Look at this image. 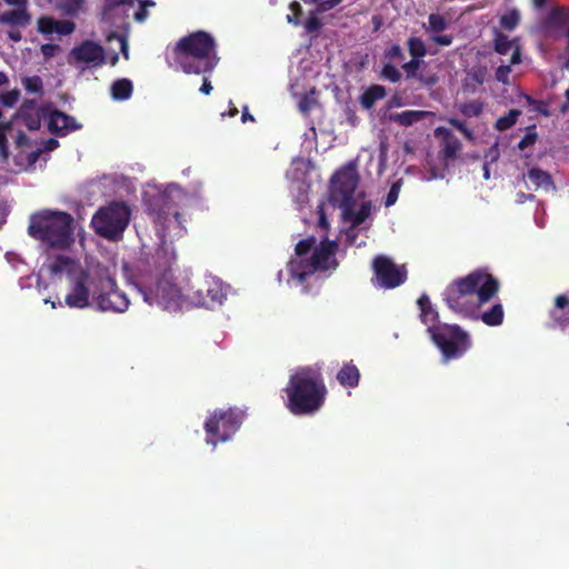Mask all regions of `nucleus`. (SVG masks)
Instances as JSON below:
<instances>
[{"label": "nucleus", "mask_w": 569, "mask_h": 569, "mask_svg": "<svg viewBox=\"0 0 569 569\" xmlns=\"http://www.w3.org/2000/svg\"><path fill=\"white\" fill-rule=\"evenodd\" d=\"M498 290L499 281L485 269H477L449 283L442 296L450 309L468 313L490 301Z\"/></svg>", "instance_id": "1"}, {"label": "nucleus", "mask_w": 569, "mask_h": 569, "mask_svg": "<svg viewBox=\"0 0 569 569\" xmlns=\"http://www.w3.org/2000/svg\"><path fill=\"white\" fill-rule=\"evenodd\" d=\"M284 392V406L293 416H310L323 407L328 389L319 370L305 367L290 376Z\"/></svg>", "instance_id": "2"}, {"label": "nucleus", "mask_w": 569, "mask_h": 569, "mask_svg": "<svg viewBox=\"0 0 569 569\" xmlns=\"http://www.w3.org/2000/svg\"><path fill=\"white\" fill-rule=\"evenodd\" d=\"M170 67L180 69L184 73H211L217 63L216 40L202 30L194 31L178 40L171 51Z\"/></svg>", "instance_id": "3"}, {"label": "nucleus", "mask_w": 569, "mask_h": 569, "mask_svg": "<svg viewBox=\"0 0 569 569\" xmlns=\"http://www.w3.org/2000/svg\"><path fill=\"white\" fill-rule=\"evenodd\" d=\"M72 223V216L64 211L44 210L32 216L28 231L49 247L63 249L73 241Z\"/></svg>", "instance_id": "4"}, {"label": "nucleus", "mask_w": 569, "mask_h": 569, "mask_svg": "<svg viewBox=\"0 0 569 569\" xmlns=\"http://www.w3.org/2000/svg\"><path fill=\"white\" fill-rule=\"evenodd\" d=\"M337 251L338 242L326 237L315 248L309 259H291L288 262V271L292 279L302 284L317 271L336 269L339 264L336 258Z\"/></svg>", "instance_id": "5"}, {"label": "nucleus", "mask_w": 569, "mask_h": 569, "mask_svg": "<svg viewBox=\"0 0 569 569\" xmlns=\"http://www.w3.org/2000/svg\"><path fill=\"white\" fill-rule=\"evenodd\" d=\"M131 219V210L124 202H110L98 209L92 216L91 227L94 232L109 240L119 241L123 237Z\"/></svg>", "instance_id": "6"}, {"label": "nucleus", "mask_w": 569, "mask_h": 569, "mask_svg": "<svg viewBox=\"0 0 569 569\" xmlns=\"http://www.w3.org/2000/svg\"><path fill=\"white\" fill-rule=\"evenodd\" d=\"M92 299L97 309L103 312H124L129 307V299L124 292L118 290L116 279L108 269L97 271L90 280Z\"/></svg>", "instance_id": "7"}, {"label": "nucleus", "mask_w": 569, "mask_h": 569, "mask_svg": "<svg viewBox=\"0 0 569 569\" xmlns=\"http://www.w3.org/2000/svg\"><path fill=\"white\" fill-rule=\"evenodd\" d=\"M428 333L445 362L462 357L472 345L469 333L458 325H438L431 327Z\"/></svg>", "instance_id": "8"}, {"label": "nucleus", "mask_w": 569, "mask_h": 569, "mask_svg": "<svg viewBox=\"0 0 569 569\" xmlns=\"http://www.w3.org/2000/svg\"><path fill=\"white\" fill-rule=\"evenodd\" d=\"M142 293L146 302L158 305L168 311L188 308V296L173 282L170 270H166L156 283L144 289Z\"/></svg>", "instance_id": "9"}, {"label": "nucleus", "mask_w": 569, "mask_h": 569, "mask_svg": "<svg viewBox=\"0 0 569 569\" xmlns=\"http://www.w3.org/2000/svg\"><path fill=\"white\" fill-rule=\"evenodd\" d=\"M244 413L240 409L214 410L204 422L206 442L216 447L226 442L239 430Z\"/></svg>", "instance_id": "10"}, {"label": "nucleus", "mask_w": 569, "mask_h": 569, "mask_svg": "<svg viewBox=\"0 0 569 569\" xmlns=\"http://www.w3.org/2000/svg\"><path fill=\"white\" fill-rule=\"evenodd\" d=\"M359 183V174L352 164L345 166L330 179L329 201L346 214L350 212V203L355 201V191Z\"/></svg>", "instance_id": "11"}, {"label": "nucleus", "mask_w": 569, "mask_h": 569, "mask_svg": "<svg viewBox=\"0 0 569 569\" xmlns=\"http://www.w3.org/2000/svg\"><path fill=\"white\" fill-rule=\"evenodd\" d=\"M181 197V190L176 187L152 194L146 200L147 213L163 228H168L171 218L180 224L181 213L178 210L177 199Z\"/></svg>", "instance_id": "12"}, {"label": "nucleus", "mask_w": 569, "mask_h": 569, "mask_svg": "<svg viewBox=\"0 0 569 569\" xmlns=\"http://www.w3.org/2000/svg\"><path fill=\"white\" fill-rule=\"evenodd\" d=\"M188 308L204 307L213 309L221 306L227 297L223 284L213 277L198 278L193 280L188 289Z\"/></svg>", "instance_id": "13"}, {"label": "nucleus", "mask_w": 569, "mask_h": 569, "mask_svg": "<svg viewBox=\"0 0 569 569\" xmlns=\"http://www.w3.org/2000/svg\"><path fill=\"white\" fill-rule=\"evenodd\" d=\"M373 281L381 288L393 289L407 280L405 266H397L387 256H377L372 261Z\"/></svg>", "instance_id": "14"}, {"label": "nucleus", "mask_w": 569, "mask_h": 569, "mask_svg": "<svg viewBox=\"0 0 569 569\" xmlns=\"http://www.w3.org/2000/svg\"><path fill=\"white\" fill-rule=\"evenodd\" d=\"M91 277L84 271L74 277L71 290L64 298V303L69 308L84 309L90 306V296H92Z\"/></svg>", "instance_id": "15"}, {"label": "nucleus", "mask_w": 569, "mask_h": 569, "mask_svg": "<svg viewBox=\"0 0 569 569\" xmlns=\"http://www.w3.org/2000/svg\"><path fill=\"white\" fill-rule=\"evenodd\" d=\"M77 62L100 67L106 63L104 49L92 40H84L70 53Z\"/></svg>", "instance_id": "16"}, {"label": "nucleus", "mask_w": 569, "mask_h": 569, "mask_svg": "<svg viewBox=\"0 0 569 569\" xmlns=\"http://www.w3.org/2000/svg\"><path fill=\"white\" fill-rule=\"evenodd\" d=\"M48 128L51 133L63 137L80 129L81 124L73 117L56 109L50 113Z\"/></svg>", "instance_id": "17"}, {"label": "nucleus", "mask_w": 569, "mask_h": 569, "mask_svg": "<svg viewBox=\"0 0 569 569\" xmlns=\"http://www.w3.org/2000/svg\"><path fill=\"white\" fill-rule=\"evenodd\" d=\"M417 305L420 309V320L423 325L428 327L427 331L431 327H438V325H441L439 322L438 311L433 308L428 295H421L417 301Z\"/></svg>", "instance_id": "18"}, {"label": "nucleus", "mask_w": 569, "mask_h": 569, "mask_svg": "<svg viewBox=\"0 0 569 569\" xmlns=\"http://www.w3.org/2000/svg\"><path fill=\"white\" fill-rule=\"evenodd\" d=\"M31 19L28 9H13L0 13V23L10 27L27 28Z\"/></svg>", "instance_id": "19"}, {"label": "nucleus", "mask_w": 569, "mask_h": 569, "mask_svg": "<svg viewBox=\"0 0 569 569\" xmlns=\"http://www.w3.org/2000/svg\"><path fill=\"white\" fill-rule=\"evenodd\" d=\"M550 317L560 327L569 326V297L559 295L555 299V307L550 311Z\"/></svg>", "instance_id": "20"}, {"label": "nucleus", "mask_w": 569, "mask_h": 569, "mask_svg": "<svg viewBox=\"0 0 569 569\" xmlns=\"http://www.w3.org/2000/svg\"><path fill=\"white\" fill-rule=\"evenodd\" d=\"M488 76V69L483 66H478L469 70L463 80V88L470 93H476L480 86L485 83Z\"/></svg>", "instance_id": "21"}, {"label": "nucleus", "mask_w": 569, "mask_h": 569, "mask_svg": "<svg viewBox=\"0 0 569 569\" xmlns=\"http://www.w3.org/2000/svg\"><path fill=\"white\" fill-rule=\"evenodd\" d=\"M337 380L343 388H356L359 385L360 371L352 361L346 362L338 371Z\"/></svg>", "instance_id": "22"}, {"label": "nucleus", "mask_w": 569, "mask_h": 569, "mask_svg": "<svg viewBox=\"0 0 569 569\" xmlns=\"http://www.w3.org/2000/svg\"><path fill=\"white\" fill-rule=\"evenodd\" d=\"M569 24V9L565 7H553L543 19L542 26L546 30Z\"/></svg>", "instance_id": "23"}, {"label": "nucleus", "mask_w": 569, "mask_h": 569, "mask_svg": "<svg viewBox=\"0 0 569 569\" xmlns=\"http://www.w3.org/2000/svg\"><path fill=\"white\" fill-rule=\"evenodd\" d=\"M430 112L425 110H406L390 116V120L402 127H410L425 120Z\"/></svg>", "instance_id": "24"}, {"label": "nucleus", "mask_w": 569, "mask_h": 569, "mask_svg": "<svg viewBox=\"0 0 569 569\" xmlns=\"http://www.w3.org/2000/svg\"><path fill=\"white\" fill-rule=\"evenodd\" d=\"M387 96V90L381 84H371L368 87L359 98L360 104L363 109L370 110L377 101Z\"/></svg>", "instance_id": "25"}, {"label": "nucleus", "mask_w": 569, "mask_h": 569, "mask_svg": "<svg viewBox=\"0 0 569 569\" xmlns=\"http://www.w3.org/2000/svg\"><path fill=\"white\" fill-rule=\"evenodd\" d=\"M526 177L535 186V190L543 189L548 191L555 188L551 176L540 168H532L528 170Z\"/></svg>", "instance_id": "26"}, {"label": "nucleus", "mask_w": 569, "mask_h": 569, "mask_svg": "<svg viewBox=\"0 0 569 569\" xmlns=\"http://www.w3.org/2000/svg\"><path fill=\"white\" fill-rule=\"evenodd\" d=\"M371 201H365L361 203L359 210L355 212V201L350 203V212L346 214L341 211L342 219L345 221H350L353 227H358L366 221V219L370 216L371 212Z\"/></svg>", "instance_id": "27"}, {"label": "nucleus", "mask_w": 569, "mask_h": 569, "mask_svg": "<svg viewBox=\"0 0 569 569\" xmlns=\"http://www.w3.org/2000/svg\"><path fill=\"white\" fill-rule=\"evenodd\" d=\"M111 97L113 100L123 101L132 96L133 84L131 80L122 78L111 84Z\"/></svg>", "instance_id": "28"}, {"label": "nucleus", "mask_w": 569, "mask_h": 569, "mask_svg": "<svg viewBox=\"0 0 569 569\" xmlns=\"http://www.w3.org/2000/svg\"><path fill=\"white\" fill-rule=\"evenodd\" d=\"M425 63L423 60L411 58L410 61L406 62L402 66L403 71L406 72V76L408 79H417L420 82L427 84V86H433L436 83V78L430 77L428 79H425L421 74L418 73V69Z\"/></svg>", "instance_id": "29"}, {"label": "nucleus", "mask_w": 569, "mask_h": 569, "mask_svg": "<svg viewBox=\"0 0 569 569\" xmlns=\"http://www.w3.org/2000/svg\"><path fill=\"white\" fill-rule=\"evenodd\" d=\"M446 131V137L442 141L441 157L445 160L455 159L461 149V142L451 132Z\"/></svg>", "instance_id": "30"}, {"label": "nucleus", "mask_w": 569, "mask_h": 569, "mask_svg": "<svg viewBox=\"0 0 569 569\" xmlns=\"http://www.w3.org/2000/svg\"><path fill=\"white\" fill-rule=\"evenodd\" d=\"M505 317L503 308L500 303L493 305L488 311L481 315L483 323L496 327L502 323Z\"/></svg>", "instance_id": "31"}, {"label": "nucleus", "mask_w": 569, "mask_h": 569, "mask_svg": "<svg viewBox=\"0 0 569 569\" xmlns=\"http://www.w3.org/2000/svg\"><path fill=\"white\" fill-rule=\"evenodd\" d=\"M521 111L519 109H510L505 116L496 120L495 129L498 131H506L516 124Z\"/></svg>", "instance_id": "32"}, {"label": "nucleus", "mask_w": 569, "mask_h": 569, "mask_svg": "<svg viewBox=\"0 0 569 569\" xmlns=\"http://www.w3.org/2000/svg\"><path fill=\"white\" fill-rule=\"evenodd\" d=\"M408 51L411 58L422 60L428 53L426 44L421 38L410 37L407 41Z\"/></svg>", "instance_id": "33"}, {"label": "nucleus", "mask_w": 569, "mask_h": 569, "mask_svg": "<svg viewBox=\"0 0 569 569\" xmlns=\"http://www.w3.org/2000/svg\"><path fill=\"white\" fill-rule=\"evenodd\" d=\"M485 109L481 100H471L459 106L460 112L467 118L479 117Z\"/></svg>", "instance_id": "34"}, {"label": "nucleus", "mask_w": 569, "mask_h": 569, "mask_svg": "<svg viewBox=\"0 0 569 569\" xmlns=\"http://www.w3.org/2000/svg\"><path fill=\"white\" fill-rule=\"evenodd\" d=\"M22 84L27 92L42 94L43 93V81L39 76L24 77L22 78Z\"/></svg>", "instance_id": "35"}, {"label": "nucleus", "mask_w": 569, "mask_h": 569, "mask_svg": "<svg viewBox=\"0 0 569 569\" xmlns=\"http://www.w3.org/2000/svg\"><path fill=\"white\" fill-rule=\"evenodd\" d=\"M520 21V14L516 9H512L501 16L500 26L508 31H512L517 28Z\"/></svg>", "instance_id": "36"}, {"label": "nucleus", "mask_w": 569, "mask_h": 569, "mask_svg": "<svg viewBox=\"0 0 569 569\" xmlns=\"http://www.w3.org/2000/svg\"><path fill=\"white\" fill-rule=\"evenodd\" d=\"M84 0H57L58 7L68 16L77 14L83 7Z\"/></svg>", "instance_id": "37"}, {"label": "nucleus", "mask_w": 569, "mask_h": 569, "mask_svg": "<svg viewBox=\"0 0 569 569\" xmlns=\"http://www.w3.org/2000/svg\"><path fill=\"white\" fill-rule=\"evenodd\" d=\"M315 244L316 238L313 236L300 240L295 248L296 259H306L305 256L310 252Z\"/></svg>", "instance_id": "38"}, {"label": "nucleus", "mask_w": 569, "mask_h": 569, "mask_svg": "<svg viewBox=\"0 0 569 569\" xmlns=\"http://www.w3.org/2000/svg\"><path fill=\"white\" fill-rule=\"evenodd\" d=\"M512 48V42L508 38V36L498 32L495 38V50L499 54H507Z\"/></svg>", "instance_id": "39"}, {"label": "nucleus", "mask_w": 569, "mask_h": 569, "mask_svg": "<svg viewBox=\"0 0 569 569\" xmlns=\"http://www.w3.org/2000/svg\"><path fill=\"white\" fill-rule=\"evenodd\" d=\"M538 140V134L536 131V126H531L527 128L526 134L521 138V140L518 142V149L525 150L530 146H533Z\"/></svg>", "instance_id": "40"}, {"label": "nucleus", "mask_w": 569, "mask_h": 569, "mask_svg": "<svg viewBox=\"0 0 569 569\" xmlns=\"http://www.w3.org/2000/svg\"><path fill=\"white\" fill-rule=\"evenodd\" d=\"M428 30L433 32H441L447 28L446 19L439 13H431L428 17Z\"/></svg>", "instance_id": "41"}, {"label": "nucleus", "mask_w": 569, "mask_h": 569, "mask_svg": "<svg viewBox=\"0 0 569 569\" xmlns=\"http://www.w3.org/2000/svg\"><path fill=\"white\" fill-rule=\"evenodd\" d=\"M38 31L42 34H51L56 29V20L51 17H40L37 21Z\"/></svg>", "instance_id": "42"}, {"label": "nucleus", "mask_w": 569, "mask_h": 569, "mask_svg": "<svg viewBox=\"0 0 569 569\" xmlns=\"http://www.w3.org/2000/svg\"><path fill=\"white\" fill-rule=\"evenodd\" d=\"M19 98H20V90L13 89V90L2 93L0 96V102L2 103L3 107L12 108L18 103Z\"/></svg>", "instance_id": "43"}, {"label": "nucleus", "mask_w": 569, "mask_h": 569, "mask_svg": "<svg viewBox=\"0 0 569 569\" xmlns=\"http://www.w3.org/2000/svg\"><path fill=\"white\" fill-rule=\"evenodd\" d=\"M381 77L396 83L401 79V73L393 64L387 63L382 67Z\"/></svg>", "instance_id": "44"}, {"label": "nucleus", "mask_w": 569, "mask_h": 569, "mask_svg": "<svg viewBox=\"0 0 569 569\" xmlns=\"http://www.w3.org/2000/svg\"><path fill=\"white\" fill-rule=\"evenodd\" d=\"M54 32L68 36L74 31L76 24L70 20H56Z\"/></svg>", "instance_id": "45"}, {"label": "nucleus", "mask_w": 569, "mask_h": 569, "mask_svg": "<svg viewBox=\"0 0 569 569\" xmlns=\"http://www.w3.org/2000/svg\"><path fill=\"white\" fill-rule=\"evenodd\" d=\"M290 10H291L292 14L287 16V21L291 24L299 26L300 17L302 14L301 4L297 1H293L290 3Z\"/></svg>", "instance_id": "46"}, {"label": "nucleus", "mask_w": 569, "mask_h": 569, "mask_svg": "<svg viewBox=\"0 0 569 569\" xmlns=\"http://www.w3.org/2000/svg\"><path fill=\"white\" fill-rule=\"evenodd\" d=\"M450 126L461 132L467 139L471 140L473 138L472 131L467 127V124L459 119H449Z\"/></svg>", "instance_id": "47"}, {"label": "nucleus", "mask_w": 569, "mask_h": 569, "mask_svg": "<svg viewBox=\"0 0 569 569\" xmlns=\"http://www.w3.org/2000/svg\"><path fill=\"white\" fill-rule=\"evenodd\" d=\"M403 57L402 49L397 43L391 44L385 52V58L389 60H402Z\"/></svg>", "instance_id": "48"}, {"label": "nucleus", "mask_w": 569, "mask_h": 569, "mask_svg": "<svg viewBox=\"0 0 569 569\" xmlns=\"http://www.w3.org/2000/svg\"><path fill=\"white\" fill-rule=\"evenodd\" d=\"M0 157L3 161H7L9 158L8 139L3 127H0Z\"/></svg>", "instance_id": "49"}, {"label": "nucleus", "mask_w": 569, "mask_h": 569, "mask_svg": "<svg viewBox=\"0 0 569 569\" xmlns=\"http://www.w3.org/2000/svg\"><path fill=\"white\" fill-rule=\"evenodd\" d=\"M399 190H400L399 184L393 183L391 186V188L389 189L387 197H386V201H385L386 207H391L396 203V201L398 200V197H399Z\"/></svg>", "instance_id": "50"}, {"label": "nucleus", "mask_w": 569, "mask_h": 569, "mask_svg": "<svg viewBox=\"0 0 569 569\" xmlns=\"http://www.w3.org/2000/svg\"><path fill=\"white\" fill-rule=\"evenodd\" d=\"M511 72L510 66H500L496 70V79L497 81L508 84L509 83V74Z\"/></svg>", "instance_id": "51"}, {"label": "nucleus", "mask_w": 569, "mask_h": 569, "mask_svg": "<svg viewBox=\"0 0 569 569\" xmlns=\"http://www.w3.org/2000/svg\"><path fill=\"white\" fill-rule=\"evenodd\" d=\"M319 219H318V227L322 230L329 229V221L326 216L325 207L323 204H319L317 209Z\"/></svg>", "instance_id": "52"}, {"label": "nucleus", "mask_w": 569, "mask_h": 569, "mask_svg": "<svg viewBox=\"0 0 569 569\" xmlns=\"http://www.w3.org/2000/svg\"><path fill=\"white\" fill-rule=\"evenodd\" d=\"M306 29L308 32H316L320 29L321 27V21L318 17L316 16H310L308 18V20L306 21V24H305Z\"/></svg>", "instance_id": "53"}, {"label": "nucleus", "mask_w": 569, "mask_h": 569, "mask_svg": "<svg viewBox=\"0 0 569 569\" xmlns=\"http://www.w3.org/2000/svg\"><path fill=\"white\" fill-rule=\"evenodd\" d=\"M431 40L439 46L448 47L452 43L453 37L451 34H439L432 36Z\"/></svg>", "instance_id": "54"}, {"label": "nucleus", "mask_w": 569, "mask_h": 569, "mask_svg": "<svg viewBox=\"0 0 569 569\" xmlns=\"http://www.w3.org/2000/svg\"><path fill=\"white\" fill-rule=\"evenodd\" d=\"M342 0H323L319 3V11L325 12L336 8Z\"/></svg>", "instance_id": "55"}, {"label": "nucleus", "mask_w": 569, "mask_h": 569, "mask_svg": "<svg viewBox=\"0 0 569 569\" xmlns=\"http://www.w3.org/2000/svg\"><path fill=\"white\" fill-rule=\"evenodd\" d=\"M356 228L357 227H353V224L351 223L350 228L346 230V242L348 246H353L356 242V239L358 237Z\"/></svg>", "instance_id": "56"}, {"label": "nucleus", "mask_w": 569, "mask_h": 569, "mask_svg": "<svg viewBox=\"0 0 569 569\" xmlns=\"http://www.w3.org/2000/svg\"><path fill=\"white\" fill-rule=\"evenodd\" d=\"M57 49H58L57 44L46 43V44H42L41 52L46 58H50V57H53Z\"/></svg>", "instance_id": "57"}, {"label": "nucleus", "mask_w": 569, "mask_h": 569, "mask_svg": "<svg viewBox=\"0 0 569 569\" xmlns=\"http://www.w3.org/2000/svg\"><path fill=\"white\" fill-rule=\"evenodd\" d=\"M134 0H106V4L109 9L119 7L121 4L132 6Z\"/></svg>", "instance_id": "58"}, {"label": "nucleus", "mask_w": 569, "mask_h": 569, "mask_svg": "<svg viewBox=\"0 0 569 569\" xmlns=\"http://www.w3.org/2000/svg\"><path fill=\"white\" fill-rule=\"evenodd\" d=\"M7 4L16 9H28V0H3Z\"/></svg>", "instance_id": "59"}, {"label": "nucleus", "mask_w": 569, "mask_h": 569, "mask_svg": "<svg viewBox=\"0 0 569 569\" xmlns=\"http://www.w3.org/2000/svg\"><path fill=\"white\" fill-rule=\"evenodd\" d=\"M565 37H566V47H565L566 61H565V68L569 70V27L565 31Z\"/></svg>", "instance_id": "60"}, {"label": "nucleus", "mask_w": 569, "mask_h": 569, "mask_svg": "<svg viewBox=\"0 0 569 569\" xmlns=\"http://www.w3.org/2000/svg\"><path fill=\"white\" fill-rule=\"evenodd\" d=\"M148 17V10L140 6L139 10L134 13V19L138 22H143Z\"/></svg>", "instance_id": "61"}, {"label": "nucleus", "mask_w": 569, "mask_h": 569, "mask_svg": "<svg viewBox=\"0 0 569 569\" xmlns=\"http://www.w3.org/2000/svg\"><path fill=\"white\" fill-rule=\"evenodd\" d=\"M199 90L203 94H209L212 91L211 82L207 77L203 78L202 86Z\"/></svg>", "instance_id": "62"}, {"label": "nucleus", "mask_w": 569, "mask_h": 569, "mask_svg": "<svg viewBox=\"0 0 569 569\" xmlns=\"http://www.w3.org/2000/svg\"><path fill=\"white\" fill-rule=\"evenodd\" d=\"M487 158L490 157L491 161H496L499 157L498 143L496 142L488 151Z\"/></svg>", "instance_id": "63"}, {"label": "nucleus", "mask_w": 569, "mask_h": 569, "mask_svg": "<svg viewBox=\"0 0 569 569\" xmlns=\"http://www.w3.org/2000/svg\"><path fill=\"white\" fill-rule=\"evenodd\" d=\"M8 37H9V39H11L14 42H19L22 39L21 32L19 30H17V29L9 30L8 31Z\"/></svg>", "instance_id": "64"}]
</instances>
